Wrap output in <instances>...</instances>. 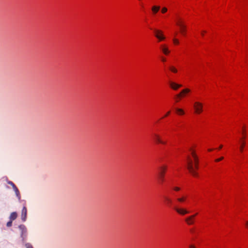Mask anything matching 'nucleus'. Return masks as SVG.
<instances>
[{"label": "nucleus", "instance_id": "nucleus-14", "mask_svg": "<svg viewBox=\"0 0 248 248\" xmlns=\"http://www.w3.org/2000/svg\"><path fill=\"white\" fill-rule=\"evenodd\" d=\"M17 217V214L16 212H12L10 216V217H9L10 220L13 221Z\"/></svg>", "mask_w": 248, "mask_h": 248}, {"label": "nucleus", "instance_id": "nucleus-1", "mask_svg": "<svg viewBox=\"0 0 248 248\" xmlns=\"http://www.w3.org/2000/svg\"><path fill=\"white\" fill-rule=\"evenodd\" d=\"M191 151V155L193 158V160L189 156L186 158V167L189 172L194 176H198V173L195 169H198L199 159L194 151Z\"/></svg>", "mask_w": 248, "mask_h": 248}, {"label": "nucleus", "instance_id": "nucleus-30", "mask_svg": "<svg viewBox=\"0 0 248 248\" xmlns=\"http://www.w3.org/2000/svg\"><path fill=\"white\" fill-rule=\"evenodd\" d=\"M180 93H181V95H182V94H184V93H186V92H185V91H184V90H183Z\"/></svg>", "mask_w": 248, "mask_h": 248}, {"label": "nucleus", "instance_id": "nucleus-38", "mask_svg": "<svg viewBox=\"0 0 248 248\" xmlns=\"http://www.w3.org/2000/svg\"><path fill=\"white\" fill-rule=\"evenodd\" d=\"M244 133H245V130H243V133L244 134Z\"/></svg>", "mask_w": 248, "mask_h": 248}, {"label": "nucleus", "instance_id": "nucleus-23", "mask_svg": "<svg viewBox=\"0 0 248 248\" xmlns=\"http://www.w3.org/2000/svg\"><path fill=\"white\" fill-rule=\"evenodd\" d=\"M12 220H10L9 221H8L7 223V224H6V226L8 227H10L12 226Z\"/></svg>", "mask_w": 248, "mask_h": 248}, {"label": "nucleus", "instance_id": "nucleus-21", "mask_svg": "<svg viewBox=\"0 0 248 248\" xmlns=\"http://www.w3.org/2000/svg\"><path fill=\"white\" fill-rule=\"evenodd\" d=\"M170 70L172 72H174V73H177V69H176L175 68H174V67H172V66H171V67H170Z\"/></svg>", "mask_w": 248, "mask_h": 248}, {"label": "nucleus", "instance_id": "nucleus-25", "mask_svg": "<svg viewBox=\"0 0 248 248\" xmlns=\"http://www.w3.org/2000/svg\"><path fill=\"white\" fill-rule=\"evenodd\" d=\"M224 159V157L223 156H221L218 158H217L215 160V161L217 162H219L221 160H222Z\"/></svg>", "mask_w": 248, "mask_h": 248}, {"label": "nucleus", "instance_id": "nucleus-28", "mask_svg": "<svg viewBox=\"0 0 248 248\" xmlns=\"http://www.w3.org/2000/svg\"><path fill=\"white\" fill-rule=\"evenodd\" d=\"M184 91L186 92V93H189L190 91L188 89H184Z\"/></svg>", "mask_w": 248, "mask_h": 248}, {"label": "nucleus", "instance_id": "nucleus-27", "mask_svg": "<svg viewBox=\"0 0 248 248\" xmlns=\"http://www.w3.org/2000/svg\"><path fill=\"white\" fill-rule=\"evenodd\" d=\"M173 190L176 191H179L180 190V188L177 186H175L173 187Z\"/></svg>", "mask_w": 248, "mask_h": 248}, {"label": "nucleus", "instance_id": "nucleus-6", "mask_svg": "<svg viewBox=\"0 0 248 248\" xmlns=\"http://www.w3.org/2000/svg\"><path fill=\"white\" fill-rule=\"evenodd\" d=\"M153 139L157 143H161L162 144H165L166 142L162 140L160 138V136L157 133H154L153 135Z\"/></svg>", "mask_w": 248, "mask_h": 248}, {"label": "nucleus", "instance_id": "nucleus-17", "mask_svg": "<svg viewBox=\"0 0 248 248\" xmlns=\"http://www.w3.org/2000/svg\"><path fill=\"white\" fill-rule=\"evenodd\" d=\"M165 201L167 202V204L170 205L172 203V200L169 197L165 196L164 197Z\"/></svg>", "mask_w": 248, "mask_h": 248}, {"label": "nucleus", "instance_id": "nucleus-26", "mask_svg": "<svg viewBox=\"0 0 248 248\" xmlns=\"http://www.w3.org/2000/svg\"><path fill=\"white\" fill-rule=\"evenodd\" d=\"M173 43L175 44H178L179 43V40L177 39L174 38L173 39Z\"/></svg>", "mask_w": 248, "mask_h": 248}, {"label": "nucleus", "instance_id": "nucleus-9", "mask_svg": "<svg viewBox=\"0 0 248 248\" xmlns=\"http://www.w3.org/2000/svg\"><path fill=\"white\" fill-rule=\"evenodd\" d=\"M8 184L10 185L13 188L14 190L15 191L16 196L20 198V193L19 191L17 188V187L16 186V185L12 182V181H9L8 182Z\"/></svg>", "mask_w": 248, "mask_h": 248}, {"label": "nucleus", "instance_id": "nucleus-24", "mask_svg": "<svg viewBox=\"0 0 248 248\" xmlns=\"http://www.w3.org/2000/svg\"><path fill=\"white\" fill-rule=\"evenodd\" d=\"M168 9L166 7H163L162 8V10H161V12L162 13H165L167 11Z\"/></svg>", "mask_w": 248, "mask_h": 248}, {"label": "nucleus", "instance_id": "nucleus-5", "mask_svg": "<svg viewBox=\"0 0 248 248\" xmlns=\"http://www.w3.org/2000/svg\"><path fill=\"white\" fill-rule=\"evenodd\" d=\"M155 36L159 40V41L165 39V37L163 35L162 31L158 30H154Z\"/></svg>", "mask_w": 248, "mask_h": 248}, {"label": "nucleus", "instance_id": "nucleus-16", "mask_svg": "<svg viewBox=\"0 0 248 248\" xmlns=\"http://www.w3.org/2000/svg\"><path fill=\"white\" fill-rule=\"evenodd\" d=\"M162 51L163 53L166 55H167L170 53V50L168 49L167 47H162Z\"/></svg>", "mask_w": 248, "mask_h": 248}, {"label": "nucleus", "instance_id": "nucleus-31", "mask_svg": "<svg viewBox=\"0 0 248 248\" xmlns=\"http://www.w3.org/2000/svg\"><path fill=\"white\" fill-rule=\"evenodd\" d=\"M189 248H196L195 247L192 245L189 246Z\"/></svg>", "mask_w": 248, "mask_h": 248}, {"label": "nucleus", "instance_id": "nucleus-4", "mask_svg": "<svg viewBox=\"0 0 248 248\" xmlns=\"http://www.w3.org/2000/svg\"><path fill=\"white\" fill-rule=\"evenodd\" d=\"M194 108L196 113L199 114L202 111L203 106L202 103L199 102H195L194 104Z\"/></svg>", "mask_w": 248, "mask_h": 248}, {"label": "nucleus", "instance_id": "nucleus-18", "mask_svg": "<svg viewBox=\"0 0 248 248\" xmlns=\"http://www.w3.org/2000/svg\"><path fill=\"white\" fill-rule=\"evenodd\" d=\"M176 110L177 113L179 115L184 114V111L181 108H176Z\"/></svg>", "mask_w": 248, "mask_h": 248}, {"label": "nucleus", "instance_id": "nucleus-34", "mask_svg": "<svg viewBox=\"0 0 248 248\" xmlns=\"http://www.w3.org/2000/svg\"><path fill=\"white\" fill-rule=\"evenodd\" d=\"M162 61L163 62H166V59L164 58H162Z\"/></svg>", "mask_w": 248, "mask_h": 248}, {"label": "nucleus", "instance_id": "nucleus-12", "mask_svg": "<svg viewBox=\"0 0 248 248\" xmlns=\"http://www.w3.org/2000/svg\"><path fill=\"white\" fill-rule=\"evenodd\" d=\"M186 25H180V30L181 33L183 35H186Z\"/></svg>", "mask_w": 248, "mask_h": 248}, {"label": "nucleus", "instance_id": "nucleus-29", "mask_svg": "<svg viewBox=\"0 0 248 248\" xmlns=\"http://www.w3.org/2000/svg\"><path fill=\"white\" fill-rule=\"evenodd\" d=\"M182 95H181V93H179L176 95V97L178 98H180Z\"/></svg>", "mask_w": 248, "mask_h": 248}, {"label": "nucleus", "instance_id": "nucleus-13", "mask_svg": "<svg viewBox=\"0 0 248 248\" xmlns=\"http://www.w3.org/2000/svg\"><path fill=\"white\" fill-rule=\"evenodd\" d=\"M245 137H244L243 138H242L241 139V145H240V151L241 152H243V148L245 145Z\"/></svg>", "mask_w": 248, "mask_h": 248}, {"label": "nucleus", "instance_id": "nucleus-8", "mask_svg": "<svg viewBox=\"0 0 248 248\" xmlns=\"http://www.w3.org/2000/svg\"><path fill=\"white\" fill-rule=\"evenodd\" d=\"M198 214L196 213L194 215L190 216L185 219V221L188 225H192L194 224V218Z\"/></svg>", "mask_w": 248, "mask_h": 248}, {"label": "nucleus", "instance_id": "nucleus-20", "mask_svg": "<svg viewBox=\"0 0 248 248\" xmlns=\"http://www.w3.org/2000/svg\"><path fill=\"white\" fill-rule=\"evenodd\" d=\"M181 24L182 25H185L184 22L181 19H179L177 22V25L180 27V25Z\"/></svg>", "mask_w": 248, "mask_h": 248}, {"label": "nucleus", "instance_id": "nucleus-37", "mask_svg": "<svg viewBox=\"0 0 248 248\" xmlns=\"http://www.w3.org/2000/svg\"><path fill=\"white\" fill-rule=\"evenodd\" d=\"M208 151H212V149H209V150H208Z\"/></svg>", "mask_w": 248, "mask_h": 248}, {"label": "nucleus", "instance_id": "nucleus-22", "mask_svg": "<svg viewBox=\"0 0 248 248\" xmlns=\"http://www.w3.org/2000/svg\"><path fill=\"white\" fill-rule=\"evenodd\" d=\"M25 247L26 248H33L32 246L30 243H26L25 244Z\"/></svg>", "mask_w": 248, "mask_h": 248}, {"label": "nucleus", "instance_id": "nucleus-11", "mask_svg": "<svg viewBox=\"0 0 248 248\" xmlns=\"http://www.w3.org/2000/svg\"><path fill=\"white\" fill-rule=\"evenodd\" d=\"M170 84L171 88L174 90H177L179 88H180L182 86V85L176 84L173 82H170Z\"/></svg>", "mask_w": 248, "mask_h": 248}, {"label": "nucleus", "instance_id": "nucleus-36", "mask_svg": "<svg viewBox=\"0 0 248 248\" xmlns=\"http://www.w3.org/2000/svg\"><path fill=\"white\" fill-rule=\"evenodd\" d=\"M223 146L222 145H220V146L219 147V149H220L222 148Z\"/></svg>", "mask_w": 248, "mask_h": 248}, {"label": "nucleus", "instance_id": "nucleus-15", "mask_svg": "<svg viewBox=\"0 0 248 248\" xmlns=\"http://www.w3.org/2000/svg\"><path fill=\"white\" fill-rule=\"evenodd\" d=\"M160 9V7L157 6H154L152 8V10L154 14H156Z\"/></svg>", "mask_w": 248, "mask_h": 248}, {"label": "nucleus", "instance_id": "nucleus-3", "mask_svg": "<svg viewBox=\"0 0 248 248\" xmlns=\"http://www.w3.org/2000/svg\"><path fill=\"white\" fill-rule=\"evenodd\" d=\"M19 229L21 231V237L22 238V241L25 242L27 233V228L24 225H20L18 227Z\"/></svg>", "mask_w": 248, "mask_h": 248}, {"label": "nucleus", "instance_id": "nucleus-33", "mask_svg": "<svg viewBox=\"0 0 248 248\" xmlns=\"http://www.w3.org/2000/svg\"><path fill=\"white\" fill-rule=\"evenodd\" d=\"M170 114V111H168V112L166 113V114L165 115V116H164V117H167V116H168Z\"/></svg>", "mask_w": 248, "mask_h": 248}, {"label": "nucleus", "instance_id": "nucleus-35", "mask_svg": "<svg viewBox=\"0 0 248 248\" xmlns=\"http://www.w3.org/2000/svg\"><path fill=\"white\" fill-rule=\"evenodd\" d=\"M246 225L247 228H248V220L246 222Z\"/></svg>", "mask_w": 248, "mask_h": 248}, {"label": "nucleus", "instance_id": "nucleus-7", "mask_svg": "<svg viewBox=\"0 0 248 248\" xmlns=\"http://www.w3.org/2000/svg\"><path fill=\"white\" fill-rule=\"evenodd\" d=\"M174 209L181 215H185L189 213V211L184 208H179L177 207H174Z\"/></svg>", "mask_w": 248, "mask_h": 248}, {"label": "nucleus", "instance_id": "nucleus-2", "mask_svg": "<svg viewBox=\"0 0 248 248\" xmlns=\"http://www.w3.org/2000/svg\"><path fill=\"white\" fill-rule=\"evenodd\" d=\"M166 170V166H161L159 168V170L158 174V178L161 183H163L164 181L165 173Z\"/></svg>", "mask_w": 248, "mask_h": 248}, {"label": "nucleus", "instance_id": "nucleus-32", "mask_svg": "<svg viewBox=\"0 0 248 248\" xmlns=\"http://www.w3.org/2000/svg\"><path fill=\"white\" fill-rule=\"evenodd\" d=\"M205 32H206V31H202V32H201V34H202V36H203V35H204V33Z\"/></svg>", "mask_w": 248, "mask_h": 248}, {"label": "nucleus", "instance_id": "nucleus-10", "mask_svg": "<svg viewBox=\"0 0 248 248\" xmlns=\"http://www.w3.org/2000/svg\"><path fill=\"white\" fill-rule=\"evenodd\" d=\"M27 210L26 207H23L21 213V219L23 221H25L27 218Z\"/></svg>", "mask_w": 248, "mask_h": 248}, {"label": "nucleus", "instance_id": "nucleus-19", "mask_svg": "<svg viewBox=\"0 0 248 248\" xmlns=\"http://www.w3.org/2000/svg\"><path fill=\"white\" fill-rule=\"evenodd\" d=\"M186 199V197L183 196V197L177 198V200L178 202H183L184 201H185Z\"/></svg>", "mask_w": 248, "mask_h": 248}]
</instances>
